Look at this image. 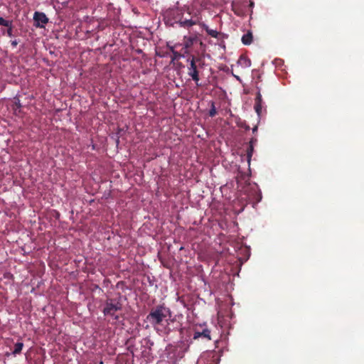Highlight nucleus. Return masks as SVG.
<instances>
[{"label":"nucleus","mask_w":364,"mask_h":364,"mask_svg":"<svg viewBox=\"0 0 364 364\" xmlns=\"http://www.w3.org/2000/svg\"><path fill=\"white\" fill-rule=\"evenodd\" d=\"M257 139L255 136H254L250 139L249 144L255 146L257 144Z\"/></svg>","instance_id":"nucleus-18"},{"label":"nucleus","mask_w":364,"mask_h":364,"mask_svg":"<svg viewBox=\"0 0 364 364\" xmlns=\"http://www.w3.org/2000/svg\"><path fill=\"white\" fill-rule=\"evenodd\" d=\"M193 339H201L204 341H210L212 339L210 336V330L207 328L205 324L196 326L194 329Z\"/></svg>","instance_id":"nucleus-5"},{"label":"nucleus","mask_w":364,"mask_h":364,"mask_svg":"<svg viewBox=\"0 0 364 364\" xmlns=\"http://www.w3.org/2000/svg\"><path fill=\"white\" fill-rule=\"evenodd\" d=\"M12 23H13V21L11 20H6V19H4L3 17H0V26L7 28V27H10Z\"/></svg>","instance_id":"nucleus-14"},{"label":"nucleus","mask_w":364,"mask_h":364,"mask_svg":"<svg viewBox=\"0 0 364 364\" xmlns=\"http://www.w3.org/2000/svg\"><path fill=\"white\" fill-rule=\"evenodd\" d=\"M6 34L9 37H11L13 36V23L11 24V26L10 27H7Z\"/></svg>","instance_id":"nucleus-17"},{"label":"nucleus","mask_w":364,"mask_h":364,"mask_svg":"<svg viewBox=\"0 0 364 364\" xmlns=\"http://www.w3.org/2000/svg\"><path fill=\"white\" fill-rule=\"evenodd\" d=\"M33 21L36 27L44 28L45 25L48 22V18L44 13L36 11L33 14Z\"/></svg>","instance_id":"nucleus-8"},{"label":"nucleus","mask_w":364,"mask_h":364,"mask_svg":"<svg viewBox=\"0 0 364 364\" xmlns=\"http://www.w3.org/2000/svg\"><path fill=\"white\" fill-rule=\"evenodd\" d=\"M15 105L16 106L17 108H21V105L20 103L19 100H18L17 102H15Z\"/></svg>","instance_id":"nucleus-19"},{"label":"nucleus","mask_w":364,"mask_h":364,"mask_svg":"<svg viewBox=\"0 0 364 364\" xmlns=\"http://www.w3.org/2000/svg\"><path fill=\"white\" fill-rule=\"evenodd\" d=\"M188 61L190 62V65L188 67V74L198 85L200 80V69L205 65L204 60L202 57L192 55L191 58L188 59Z\"/></svg>","instance_id":"nucleus-4"},{"label":"nucleus","mask_w":364,"mask_h":364,"mask_svg":"<svg viewBox=\"0 0 364 364\" xmlns=\"http://www.w3.org/2000/svg\"><path fill=\"white\" fill-rule=\"evenodd\" d=\"M17 43L16 41H12L11 46H16Z\"/></svg>","instance_id":"nucleus-21"},{"label":"nucleus","mask_w":364,"mask_h":364,"mask_svg":"<svg viewBox=\"0 0 364 364\" xmlns=\"http://www.w3.org/2000/svg\"><path fill=\"white\" fill-rule=\"evenodd\" d=\"M200 46H203L202 42H200Z\"/></svg>","instance_id":"nucleus-22"},{"label":"nucleus","mask_w":364,"mask_h":364,"mask_svg":"<svg viewBox=\"0 0 364 364\" xmlns=\"http://www.w3.org/2000/svg\"><path fill=\"white\" fill-rule=\"evenodd\" d=\"M238 62L244 65V66H246V67H249L251 65V61L250 59H248L247 58V56H245V55H242L240 58H239V60Z\"/></svg>","instance_id":"nucleus-12"},{"label":"nucleus","mask_w":364,"mask_h":364,"mask_svg":"<svg viewBox=\"0 0 364 364\" xmlns=\"http://www.w3.org/2000/svg\"><path fill=\"white\" fill-rule=\"evenodd\" d=\"M254 108L257 115L260 116L262 109V98L259 91L257 92Z\"/></svg>","instance_id":"nucleus-9"},{"label":"nucleus","mask_w":364,"mask_h":364,"mask_svg":"<svg viewBox=\"0 0 364 364\" xmlns=\"http://www.w3.org/2000/svg\"><path fill=\"white\" fill-rule=\"evenodd\" d=\"M216 113H217V112H216V109L215 107V103L213 102H211V108L209 110V116L213 117L215 116Z\"/></svg>","instance_id":"nucleus-15"},{"label":"nucleus","mask_w":364,"mask_h":364,"mask_svg":"<svg viewBox=\"0 0 364 364\" xmlns=\"http://www.w3.org/2000/svg\"><path fill=\"white\" fill-rule=\"evenodd\" d=\"M254 146L253 145L248 144L247 149V159L248 163H250L251 158L252 156L253 152H254Z\"/></svg>","instance_id":"nucleus-13"},{"label":"nucleus","mask_w":364,"mask_h":364,"mask_svg":"<svg viewBox=\"0 0 364 364\" xmlns=\"http://www.w3.org/2000/svg\"><path fill=\"white\" fill-rule=\"evenodd\" d=\"M202 26L209 36L217 39V42L215 43V45L222 46L224 43L223 40L228 38L227 35L218 32L216 30L210 29L204 23L202 24Z\"/></svg>","instance_id":"nucleus-7"},{"label":"nucleus","mask_w":364,"mask_h":364,"mask_svg":"<svg viewBox=\"0 0 364 364\" xmlns=\"http://www.w3.org/2000/svg\"><path fill=\"white\" fill-rule=\"evenodd\" d=\"M137 52H138V53H141V50H137Z\"/></svg>","instance_id":"nucleus-23"},{"label":"nucleus","mask_w":364,"mask_h":364,"mask_svg":"<svg viewBox=\"0 0 364 364\" xmlns=\"http://www.w3.org/2000/svg\"><path fill=\"white\" fill-rule=\"evenodd\" d=\"M122 309V304L120 298H107L105 300L103 309V314L106 316H111L117 321L119 316L117 314L119 311Z\"/></svg>","instance_id":"nucleus-3"},{"label":"nucleus","mask_w":364,"mask_h":364,"mask_svg":"<svg viewBox=\"0 0 364 364\" xmlns=\"http://www.w3.org/2000/svg\"><path fill=\"white\" fill-rule=\"evenodd\" d=\"M257 131V126H255L252 129V132L255 134Z\"/></svg>","instance_id":"nucleus-20"},{"label":"nucleus","mask_w":364,"mask_h":364,"mask_svg":"<svg viewBox=\"0 0 364 364\" xmlns=\"http://www.w3.org/2000/svg\"><path fill=\"white\" fill-rule=\"evenodd\" d=\"M252 41V34L251 32L243 35L242 37V42L245 45H250Z\"/></svg>","instance_id":"nucleus-10"},{"label":"nucleus","mask_w":364,"mask_h":364,"mask_svg":"<svg viewBox=\"0 0 364 364\" xmlns=\"http://www.w3.org/2000/svg\"><path fill=\"white\" fill-rule=\"evenodd\" d=\"M191 17L189 18H184L182 10L169 9L164 14V21L166 24L173 26L174 23H178L181 27L188 28L194 25L200 24L201 17L199 14L195 13L192 14L190 7H186V10Z\"/></svg>","instance_id":"nucleus-2"},{"label":"nucleus","mask_w":364,"mask_h":364,"mask_svg":"<svg viewBox=\"0 0 364 364\" xmlns=\"http://www.w3.org/2000/svg\"><path fill=\"white\" fill-rule=\"evenodd\" d=\"M168 317H171L170 309L164 305H158L151 309L146 316V321L159 333L168 335L171 331V328L169 327L170 321H173Z\"/></svg>","instance_id":"nucleus-1"},{"label":"nucleus","mask_w":364,"mask_h":364,"mask_svg":"<svg viewBox=\"0 0 364 364\" xmlns=\"http://www.w3.org/2000/svg\"><path fill=\"white\" fill-rule=\"evenodd\" d=\"M156 53L160 57L169 56L171 58V63L179 59L182 55L173 50L174 47H155Z\"/></svg>","instance_id":"nucleus-6"},{"label":"nucleus","mask_w":364,"mask_h":364,"mask_svg":"<svg viewBox=\"0 0 364 364\" xmlns=\"http://www.w3.org/2000/svg\"><path fill=\"white\" fill-rule=\"evenodd\" d=\"M23 347V343L22 342H17L14 345V348L12 352V354L16 356V355H18L21 353V350Z\"/></svg>","instance_id":"nucleus-11"},{"label":"nucleus","mask_w":364,"mask_h":364,"mask_svg":"<svg viewBox=\"0 0 364 364\" xmlns=\"http://www.w3.org/2000/svg\"><path fill=\"white\" fill-rule=\"evenodd\" d=\"M215 357L214 353H208L206 355H204L201 357L200 360H203V359H213Z\"/></svg>","instance_id":"nucleus-16"}]
</instances>
